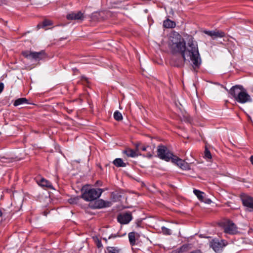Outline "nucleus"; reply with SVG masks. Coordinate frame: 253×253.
Segmentation results:
<instances>
[{"label": "nucleus", "mask_w": 253, "mask_h": 253, "mask_svg": "<svg viewBox=\"0 0 253 253\" xmlns=\"http://www.w3.org/2000/svg\"><path fill=\"white\" fill-rule=\"evenodd\" d=\"M70 200H71V201L70 202V203H73L74 202L73 201H72V199H71Z\"/></svg>", "instance_id": "obj_36"}, {"label": "nucleus", "mask_w": 253, "mask_h": 253, "mask_svg": "<svg viewBox=\"0 0 253 253\" xmlns=\"http://www.w3.org/2000/svg\"><path fill=\"white\" fill-rule=\"evenodd\" d=\"M37 182L41 187H45L51 189H53L51 182L44 178H37Z\"/></svg>", "instance_id": "obj_15"}, {"label": "nucleus", "mask_w": 253, "mask_h": 253, "mask_svg": "<svg viewBox=\"0 0 253 253\" xmlns=\"http://www.w3.org/2000/svg\"><path fill=\"white\" fill-rule=\"evenodd\" d=\"M103 240H104L106 243H107L108 240L106 238H103Z\"/></svg>", "instance_id": "obj_34"}, {"label": "nucleus", "mask_w": 253, "mask_h": 253, "mask_svg": "<svg viewBox=\"0 0 253 253\" xmlns=\"http://www.w3.org/2000/svg\"><path fill=\"white\" fill-rule=\"evenodd\" d=\"M226 245V242L225 240H219L216 239H212L210 242V246L215 252H219L222 250L224 247Z\"/></svg>", "instance_id": "obj_6"}, {"label": "nucleus", "mask_w": 253, "mask_h": 253, "mask_svg": "<svg viewBox=\"0 0 253 253\" xmlns=\"http://www.w3.org/2000/svg\"><path fill=\"white\" fill-rule=\"evenodd\" d=\"M173 52L180 53L183 60L180 59L173 65L180 67L183 65V62L190 60L192 63V67L197 71L201 64L202 60L199 52L198 44L191 35H187L186 43L183 39L175 44L169 47Z\"/></svg>", "instance_id": "obj_1"}, {"label": "nucleus", "mask_w": 253, "mask_h": 253, "mask_svg": "<svg viewBox=\"0 0 253 253\" xmlns=\"http://www.w3.org/2000/svg\"><path fill=\"white\" fill-rule=\"evenodd\" d=\"M99 14V13L97 12H94V13H93L92 14V18H94L95 17H97L98 15Z\"/></svg>", "instance_id": "obj_30"}, {"label": "nucleus", "mask_w": 253, "mask_h": 253, "mask_svg": "<svg viewBox=\"0 0 253 253\" xmlns=\"http://www.w3.org/2000/svg\"><path fill=\"white\" fill-rule=\"evenodd\" d=\"M67 18L68 20H83L84 19L83 13L81 11L77 12H72L67 15Z\"/></svg>", "instance_id": "obj_14"}, {"label": "nucleus", "mask_w": 253, "mask_h": 253, "mask_svg": "<svg viewBox=\"0 0 253 253\" xmlns=\"http://www.w3.org/2000/svg\"><path fill=\"white\" fill-rule=\"evenodd\" d=\"M82 80H84L86 83L88 82V79L86 77H84V76H82Z\"/></svg>", "instance_id": "obj_32"}, {"label": "nucleus", "mask_w": 253, "mask_h": 253, "mask_svg": "<svg viewBox=\"0 0 253 253\" xmlns=\"http://www.w3.org/2000/svg\"><path fill=\"white\" fill-rule=\"evenodd\" d=\"M128 239L130 244L133 246L135 244V233L134 232H130L128 235Z\"/></svg>", "instance_id": "obj_22"}, {"label": "nucleus", "mask_w": 253, "mask_h": 253, "mask_svg": "<svg viewBox=\"0 0 253 253\" xmlns=\"http://www.w3.org/2000/svg\"><path fill=\"white\" fill-rule=\"evenodd\" d=\"M2 215V212L0 210V216H1Z\"/></svg>", "instance_id": "obj_35"}, {"label": "nucleus", "mask_w": 253, "mask_h": 253, "mask_svg": "<svg viewBox=\"0 0 253 253\" xmlns=\"http://www.w3.org/2000/svg\"><path fill=\"white\" fill-rule=\"evenodd\" d=\"M183 38L181 35L177 32L171 33L169 38V46L170 47L173 44H175L180 41H181Z\"/></svg>", "instance_id": "obj_10"}, {"label": "nucleus", "mask_w": 253, "mask_h": 253, "mask_svg": "<svg viewBox=\"0 0 253 253\" xmlns=\"http://www.w3.org/2000/svg\"><path fill=\"white\" fill-rule=\"evenodd\" d=\"M111 205V203L109 201H105L102 199L96 200L92 207L94 209H102L106 207H109Z\"/></svg>", "instance_id": "obj_9"}, {"label": "nucleus", "mask_w": 253, "mask_h": 253, "mask_svg": "<svg viewBox=\"0 0 253 253\" xmlns=\"http://www.w3.org/2000/svg\"><path fill=\"white\" fill-rule=\"evenodd\" d=\"M250 161H251V163L253 165V155L251 157Z\"/></svg>", "instance_id": "obj_33"}, {"label": "nucleus", "mask_w": 253, "mask_h": 253, "mask_svg": "<svg viewBox=\"0 0 253 253\" xmlns=\"http://www.w3.org/2000/svg\"><path fill=\"white\" fill-rule=\"evenodd\" d=\"M163 26L166 28H173L175 27V23L170 20L169 19H167L164 21Z\"/></svg>", "instance_id": "obj_17"}, {"label": "nucleus", "mask_w": 253, "mask_h": 253, "mask_svg": "<svg viewBox=\"0 0 253 253\" xmlns=\"http://www.w3.org/2000/svg\"><path fill=\"white\" fill-rule=\"evenodd\" d=\"M204 33L208 36L211 37L212 39H215L217 38H223L225 36L224 32L219 30L205 31Z\"/></svg>", "instance_id": "obj_13"}, {"label": "nucleus", "mask_w": 253, "mask_h": 253, "mask_svg": "<svg viewBox=\"0 0 253 253\" xmlns=\"http://www.w3.org/2000/svg\"><path fill=\"white\" fill-rule=\"evenodd\" d=\"M232 97L237 102L244 104L252 101L247 90L241 85L232 86L229 91Z\"/></svg>", "instance_id": "obj_2"}, {"label": "nucleus", "mask_w": 253, "mask_h": 253, "mask_svg": "<svg viewBox=\"0 0 253 253\" xmlns=\"http://www.w3.org/2000/svg\"><path fill=\"white\" fill-rule=\"evenodd\" d=\"M138 151L139 145H136L135 150L130 148H127L124 151V153L127 155V156L134 158L139 155Z\"/></svg>", "instance_id": "obj_16"}, {"label": "nucleus", "mask_w": 253, "mask_h": 253, "mask_svg": "<svg viewBox=\"0 0 253 253\" xmlns=\"http://www.w3.org/2000/svg\"><path fill=\"white\" fill-rule=\"evenodd\" d=\"M193 193L197 196V197L200 201L202 202H204V195H205V193L204 192L199 190L195 189L193 191Z\"/></svg>", "instance_id": "obj_20"}, {"label": "nucleus", "mask_w": 253, "mask_h": 253, "mask_svg": "<svg viewBox=\"0 0 253 253\" xmlns=\"http://www.w3.org/2000/svg\"><path fill=\"white\" fill-rule=\"evenodd\" d=\"M113 163L117 167H125L126 166V164L121 158L115 159Z\"/></svg>", "instance_id": "obj_19"}, {"label": "nucleus", "mask_w": 253, "mask_h": 253, "mask_svg": "<svg viewBox=\"0 0 253 253\" xmlns=\"http://www.w3.org/2000/svg\"><path fill=\"white\" fill-rule=\"evenodd\" d=\"M22 54L25 58L29 59H34L36 61L40 60L45 57V53L43 50L40 52L26 50L23 51Z\"/></svg>", "instance_id": "obj_4"}, {"label": "nucleus", "mask_w": 253, "mask_h": 253, "mask_svg": "<svg viewBox=\"0 0 253 253\" xmlns=\"http://www.w3.org/2000/svg\"><path fill=\"white\" fill-rule=\"evenodd\" d=\"M103 190L102 189L91 188L88 189L87 186H84L82 189V198L86 201H92L98 198Z\"/></svg>", "instance_id": "obj_3"}, {"label": "nucleus", "mask_w": 253, "mask_h": 253, "mask_svg": "<svg viewBox=\"0 0 253 253\" xmlns=\"http://www.w3.org/2000/svg\"><path fill=\"white\" fill-rule=\"evenodd\" d=\"M51 25V22L49 20H45L43 21V23H42V27H46V26H47L49 25Z\"/></svg>", "instance_id": "obj_26"}, {"label": "nucleus", "mask_w": 253, "mask_h": 253, "mask_svg": "<svg viewBox=\"0 0 253 253\" xmlns=\"http://www.w3.org/2000/svg\"><path fill=\"white\" fill-rule=\"evenodd\" d=\"M224 232L230 234H234L237 232V228L232 222L227 220L223 222Z\"/></svg>", "instance_id": "obj_7"}, {"label": "nucleus", "mask_w": 253, "mask_h": 253, "mask_svg": "<svg viewBox=\"0 0 253 253\" xmlns=\"http://www.w3.org/2000/svg\"><path fill=\"white\" fill-rule=\"evenodd\" d=\"M243 205L250 212H253V197L245 195L241 198Z\"/></svg>", "instance_id": "obj_8"}, {"label": "nucleus", "mask_w": 253, "mask_h": 253, "mask_svg": "<svg viewBox=\"0 0 253 253\" xmlns=\"http://www.w3.org/2000/svg\"><path fill=\"white\" fill-rule=\"evenodd\" d=\"M161 229H162V231L163 233L165 235H169L171 234V230L168 228L163 226V227H162Z\"/></svg>", "instance_id": "obj_24"}, {"label": "nucleus", "mask_w": 253, "mask_h": 253, "mask_svg": "<svg viewBox=\"0 0 253 253\" xmlns=\"http://www.w3.org/2000/svg\"><path fill=\"white\" fill-rule=\"evenodd\" d=\"M4 88V84L2 83H0V93L3 91Z\"/></svg>", "instance_id": "obj_28"}, {"label": "nucleus", "mask_w": 253, "mask_h": 253, "mask_svg": "<svg viewBox=\"0 0 253 253\" xmlns=\"http://www.w3.org/2000/svg\"><path fill=\"white\" fill-rule=\"evenodd\" d=\"M97 246L98 248H100L101 247H102V244L100 241H98Z\"/></svg>", "instance_id": "obj_31"}, {"label": "nucleus", "mask_w": 253, "mask_h": 253, "mask_svg": "<svg viewBox=\"0 0 253 253\" xmlns=\"http://www.w3.org/2000/svg\"><path fill=\"white\" fill-rule=\"evenodd\" d=\"M106 249L108 253H123L122 249L118 247H107Z\"/></svg>", "instance_id": "obj_18"}, {"label": "nucleus", "mask_w": 253, "mask_h": 253, "mask_svg": "<svg viewBox=\"0 0 253 253\" xmlns=\"http://www.w3.org/2000/svg\"><path fill=\"white\" fill-rule=\"evenodd\" d=\"M148 148H149V146H139V150H141L143 151H147V149Z\"/></svg>", "instance_id": "obj_27"}, {"label": "nucleus", "mask_w": 253, "mask_h": 253, "mask_svg": "<svg viewBox=\"0 0 253 253\" xmlns=\"http://www.w3.org/2000/svg\"><path fill=\"white\" fill-rule=\"evenodd\" d=\"M28 103V100L26 98H20L17 99H16L14 102L13 105L15 106H18L19 105L24 104H27Z\"/></svg>", "instance_id": "obj_21"}, {"label": "nucleus", "mask_w": 253, "mask_h": 253, "mask_svg": "<svg viewBox=\"0 0 253 253\" xmlns=\"http://www.w3.org/2000/svg\"><path fill=\"white\" fill-rule=\"evenodd\" d=\"M132 219V215L129 212H126L118 217V221L121 224H127Z\"/></svg>", "instance_id": "obj_12"}, {"label": "nucleus", "mask_w": 253, "mask_h": 253, "mask_svg": "<svg viewBox=\"0 0 253 253\" xmlns=\"http://www.w3.org/2000/svg\"><path fill=\"white\" fill-rule=\"evenodd\" d=\"M157 155L161 159L166 161H169L172 158V157L173 156V154L164 145L158 146Z\"/></svg>", "instance_id": "obj_5"}, {"label": "nucleus", "mask_w": 253, "mask_h": 253, "mask_svg": "<svg viewBox=\"0 0 253 253\" xmlns=\"http://www.w3.org/2000/svg\"><path fill=\"white\" fill-rule=\"evenodd\" d=\"M204 157L208 160H210L211 159V153L207 148L205 149Z\"/></svg>", "instance_id": "obj_25"}, {"label": "nucleus", "mask_w": 253, "mask_h": 253, "mask_svg": "<svg viewBox=\"0 0 253 253\" xmlns=\"http://www.w3.org/2000/svg\"><path fill=\"white\" fill-rule=\"evenodd\" d=\"M171 159L173 162L175 163L181 169H189V165L188 163L185 162L184 160L174 156L172 157Z\"/></svg>", "instance_id": "obj_11"}, {"label": "nucleus", "mask_w": 253, "mask_h": 253, "mask_svg": "<svg viewBox=\"0 0 253 253\" xmlns=\"http://www.w3.org/2000/svg\"><path fill=\"white\" fill-rule=\"evenodd\" d=\"M114 118L117 121H120L123 120L122 114L118 111H116L114 113Z\"/></svg>", "instance_id": "obj_23"}, {"label": "nucleus", "mask_w": 253, "mask_h": 253, "mask_svg": "<svg viewBox=\"0 0 253 253\" xmlns=\"http://www.w3.org/2000/svg\"><path fill=\"white\" fill-rule=\"evenodd\" d=\"M117 237H119V235H118L117 234H111V235L109 236L108 239H110L112 238H115Z\"/></svg>", "instance_id": "obj_29"}, {"label": "nucleus", "mask_w": 253, "mask_h": 253, "mask_svg": "<svg viewBox=\"0 0 253 253\" xmlns=\"http://www.w3.org/2000/svg\"><path fill=\"white\" fill-rule=\"evenodd\" d=\"M2 3V2H0V5Z\"/></svg>", "instance_id": "obj_37"}]
</instances>
